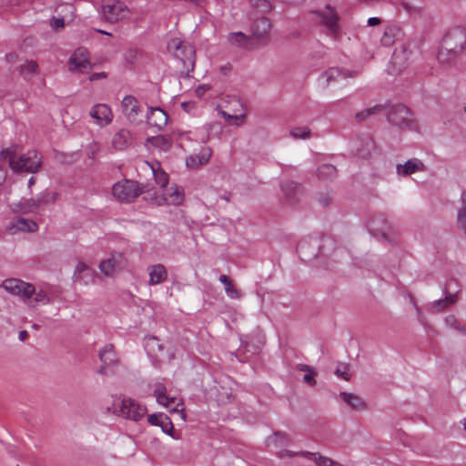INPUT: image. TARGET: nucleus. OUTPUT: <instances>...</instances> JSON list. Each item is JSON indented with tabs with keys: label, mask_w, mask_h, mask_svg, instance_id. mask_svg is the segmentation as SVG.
I'll return each instance as SVG.
<instances>
[{
	"label": "nucleus",
	"mask_w": 466,
	"mask_h": 466,
	"mask_svg": "<svg viewBox=\"0 0 466 466\" xmlns=\"http://www.w3.org/2000/svg\"><path fill=\"white\" fill-rule=\"evenodd\" d=\"M401 35V30L398 25H390L386 27L381 37V43L384 46H390L394 43L396 38Z\"/></svg>",
	"instance_id": "c756f323"
},
{
	"label": "nucleus",
	"mask_w": 466,
	"mask_h": 466,
	"mask_svg": "<svg viewBox=\"0 0 466 466\" xmlns=\"http://www.w3.org/2000/svg\"><path fill=\"white\" fill-rule=\"evenodd\" d=\"M157 401L158 404L166 407L168 409L170 412H178L183 411V408L179 409L178 406H182V403L179 402V400L177 398L174 397H168L167 394L160 395Z\"/></svg>",
	"instance_id": "cd10ccee"
},
{
	"label": "nucleus",
	"mask_w": 466,
	"mask_h": 466,
	"mask_svg": "<svg viewBox=\"0 0 466 466\" xmlns=\"http://www.w3.org/2000/svg\"><path fill=\"white\" fill-rule=\"evenodd\" d=\"M131 134L127 129H120L112 138V146L116 150H123L131 144Z\"/></svg>",
	"instance_id": "4be33fe9"
},
{
	"label": "nucleus",
	"mask_w": 466,
	"mask_h": 466,
	"mask_svg": "<svg viewBox=\"0 0 466 466\" xmlns=\"http://www.w3.org/2000/svg\"><path fill=\"white\" fill-rule=\"evenodd\" d=\"M316 374H317V372L315 371V370H312L311 371H309L304 375L303 381L309 386H315L316 385V380H315Z\"/></svg>",
	"instance_id": "09e8293b"
},
{
	"label": "nucleus",
	"mask_w": 466,
	"mask_h": 466,
	"mask_svg": "<svg viewBox=\"0 0 466 466\" xmlns=\"http://www.w3.org/2000/svg\"><path fill=\"white\" fill-rule=\"evenodd\" d=\"M182 200L183 195L181 194L179 188L176 186L175 187L167 189V192L163 194L161 200L158 201V205H161L163 202L172 205H179Z\"/></svg>",
	"instance_id": "a878e982"
},
{
	"label": "nucleus",
	"mask_w": 466,
	"mask_h": 466,
	"mask_svg": "<svg viewBox=\"0 0 466 466\" xmlns=\"http://www.w3.org/2000/svg\"><path fill=\"white\" fill-rule=\"evenodd\" d=\"M270 30V22L266 17L257 19L252 26V35L260 42H266L268 38Z\"/></svg>",
	"instance_id": "f3484780"
},
{
	"label": "nucleus",
	"mask_w": 466,
	"mask_h": 466,
	"mask_svg": "<svg viewBox=\"0 0 466 466\" xmlns=\"http://www.w3.org/2000/svg\"><path fill=\"white\" fill-rule=\"evenodd\" d=\"M149 340L157 341V339L156 337H152V338L149 339Z\"/></svg>",
	"instance_id": "338daca9"
},
{
	"label": "nucleus",
	"mask_w": 466,
	"mask_h": 466,
	"mask_svg": "<svg viewBox=\"0 0 466 466\" xmlns=\"http://www.w3.org/2000/svg\"><path fill=\"white\" fill-rule=\"evenodd\" d=\"M149 276L148 284L155 286L165 282L167 279V271L164 265L156 264L147 268Z\"/></svg>",
	"instance_id": "6ab92c4d"
},
{
	"label": "nucleus",
	"mask_w": 466,
	"mask_h": 466,
	"mask_svg": "<svg viewBox=\"0 0 466 466\" xmlns=\"http://www.w3.org/2000/svg\"><path fill=\"white\" fill-rule=\"evenodd\" d=\"M212 156L210 147H203L198 154L191 155L186 159V164L188 167L198 168V167L207 164Z\"/></svg>",
	"instance_id": "aec40b11"
},
{
	"label": "nucleus",
	"mask_w": 466,
	"mask_h": 466,
	"mask_svg": "<svg viewBox=\"0 0 466 466\" xmlns=\"http://www.w3.org/2000/svg\"><path fill=\"white\" fill-rule=\"evenodd\" d=\"M298 370H299L300 371L309 372V371H311L314 369L312 367L309 366V365H306V364H299L298 365Z\"/></svg>",
	"instance_id": "4d7b16f0"
},
{
	"label": "nucleus",
	"mask_w": 466,
	"mask_h": 466,
	"mask_svg": "<svg viewBox=\"0 0 466 466\" xmlns=\"http://www.w3.org/2000/svg\"><path fill=\"white\" fill-rule=\"evenodd\" d=\"M106 74L104 72L101 73H94L89 76V81L94 82L98 79L106 78Z\"/></svg>",
	"instance_id": "864d4df0"
},
{
	"label": "nucleus",
	"mask_w": 466,
	"mask_h": 466,
	"mask_svg": "<svg viewBox=\"0 0 466 466\" xmlns=\"http://www.w3.org/2000/svg\"><path fill=\"white\" fill-rule=\"evenodd\" d=\"M146 191H148L147 185L140 187L137 182L127 179L116 183L112 188L114 197L122 202H131Z\"/></svg>",
	"instance_id": "39448f33"
},
{
	"label": "nucleus",
	"mask_w": 466,
	"mask_h": 466,
	"mask_svg": "<svg viewBox=\"0 0 466 466\" xmlns=\"http://www.w3.org/2000/svg\"><path fill=\"white\" fill-rule=\"evenodd\" d=\"M36 208H38L43 204L54 203L56 199V194L45 191L38 194L34 198Z\"/></svg>",
	"instance_id": "e433bc0d"
},
{
	"label": "nucleus",
	"mask_w": 466,
	"mask_h": 466,
	"mask_svg": "<svg viewBox=\"0 0 466 466\" xmlns=\"http://www.w3.org/2000/svg\"><path fill=\"white\" fill-rule=\"evenodd\" d=\"M331 197L329 194L321 195L319 198V202L323 206L327 207L331 203Z\"/></svg>",
	"instance_id": "3c124183"
},
{
	"label": "nucleus",
	"mask_w": 466,
	"mask_h": 466,
	"mask_svg": "<svg viewBox=\"0 0 466 466\" xmlns=\"http://www.w3.org/2000/svg\"><path fill=\"white\" fill-rule=\"evenodd\" d=\"M99 359L105 366H116L118 364V359L114 350L113 344L106 345L99 351Z\"/></svg>",
	"instance_id": "5701e85b"
},
{
	"label": "nucleus",
	"mask_w": 466,
	"mask_h": 466,
	"mask_svg": "<svg viewBox=\"0 0 466 466\" xmlns=\"http://www.w3.org/2000/svg\"><path fill=\"white\" fill-rule=\"evenodd\" d=\"M36 209L34 198L23 199L17 204V210L22 213L35 212Z\"/></svg>",
	"instance_id": "a19ab883"
},
{
	"label": "nucleus",
	"mask_w": 466,
	"mask_h": 466,
	"mask_svg": "<svg viewBox=\"0 0 466 466\" xmlns=\"http://www.w3.org/2000/svg\"><path fill=\"white\" fill-rule=\"evenodd\" d=\"M147 421L151 425L159 426L165 433L172 436L173 424L167 415L163 413L150 414L147 417Z\"/></svg>",
	"instance_id": "412c9836"
},
{
	"label": "nucleus",
	"mask_w": 466,
	"mask_h": 466,
	"mask_svg": "<svg viewBox=\"0 0 466 466\" xmlns=\"http://www.w3.org/2000/svg\"><path fill=\"white\" fill-rule=\"evenodd\" d=\"M96 271L84 262H78L75 268L73 280L80 285H89L95 282Z\"/></svg>",
	"instance_id": "ddd939ff"
},
{
	"label": "nucleus",
	"mask_w": 466,
	"mask_h": 466,
	"mask_svg": "<svg viewBox=\"0 0 466 466\" xmlns=\"http://www.w3.org/2000/svg\"><path fill=\"white\" fill-rule=\"evenodd\" d=\"M383 110V106L376 105L374 106L365 108L355 115V119L358 122H363L371 116L378 115Z\"/></svg>",
	"instance_id": "72a5a7b5"
},
{
	"label": "nucleus",
	"mask_w": 466,
	"mask_h": 466,
	"mask_svg": "<svg viewBox=\"0 0 466 466\" xmlns=\"http://www.w3.org/2000/svg\"><path fill=\"white\" fill-rule=\"evenodd\" d=\"M320 250L319 240L317 238L301 239L297 246V251L305 261H311L318 258Z\"/></svg>",
	"instance_id": "9b49d317"
},
{
	"label": "nucleus",
	"mask_w": 466,
	"mask_h": 466,
	"mask_svg": "<svg viewBox=\"0 0 466 466\" xmlns=\"http://www.w3.org/2000/svg\"><path fill=\"white\" fill-rule=\"evenodd\" d=\"M102 14L109 23H116L126 18L129 10L125 3L119 0H105L102 4Z\"/></svg>",
	"instance_id": "0eeeda50"
},
{
	"label": "nucleus",
	"mask_w": 466,
	"mask_h": 466,
	"mask_svg": "<svg viewBox=\"0 0 466 466\" xmlns=\"http://www.w3.org/2000/svg\"><path fill=\"white\" fill-rule=\"evenodd\" d=\"M155 181L161 187H166L168 184V175L160 167L159 163L150 165Z\"/></svg>",
	"instance_id": "7c9ffc66"
},
{
	"label": "nucleus",
	"mask_w": 466,
	"mask_h": 466,
	"mask_svg": "<svg viewBox=\"0 0 466 466\" xmlns=\"http://www.w3.org/2000/svg\"><path fill=\"white\" fill-rule=\"evenodd\" d=\"M339 397L352 409L363 410L367 409V403L358 395L342 391Z\"/></svg>",
	"instance_id": "b1692460"
},
{
	"label": "nucleus",
	"mask_w": 466,
	"mask_h": 466,
	"mask_svg": "<svg viewBox=\"0 0 466 466\" xmlns=\"http://www.w3.org/2000/svg\"><path fill=\"white\" fill-rule=\"evenodd\" d=\"M34 183H35V178L32 177H30V179L28 180V185H29V186H32Z\"/></svg>",
	"instance_id": "69168bd1"
},
{
	"label": "nucleus",
	"mask_w": 466,
	"mask_h": 466,
	"mask_svg": "<svg viewBox=\"0 0 466 466\" xmlns=\"http://www.w3.org/2000/svg\"><path fill=\"white\" fill-rule=\"evenodd\" d=\"M399 58H400V56L398 55H394L393 58H392V63L396 64Z\"/></svg>",
	"instance_id": "0e129e2a"
},
{
	"label": "nucleus",
	"mask_w": 466,
	"mask_h": 466,
	"mask_svg": "<svg viewBox=\"0 0 466 466\" xmlns=\"http://www.w3.org/2000/svg\"><path fill=\"white\" fill-rule=\"evenodd\" d=\"M12 228L24 232H35L38 229V226L34 220L21 217L13 221Z\"/></svg>",
	"instance_id": "bb28decb"
},
{
	"label": "nucleus",
	"mask_w": 466,
	"mask_h": 466,
	"mask_svg": "<svg viewBox=\"0 0 466 466\" xmlns=\"http://www.w3.org/2000/svg\"><path fill=\"white\" fill-rule=\"evenodd\" d=\"M38 65L35 61H26L20 66L21 74L24 77L28 78L37 73Z\"/></svg>",
	"instance_id": "58836bf2"
},
{
	"label": "nucleus",
	"mask_w": 466,
	"mask_h": 466,
	"mask_svg": "<svg viewBox=\"0 0 466 466\" xmlns=\"http://www.w3.org/2000/svg\"><path fill=\"white\" fill-rule=\"evenodd\" d=\"M167 115L160 107H149V112L147 116V124L161 130L167 123Z\"/></svg>",
	"instance_id": "a211bd4d"
},
{
	"label": "nucleus",
	"mask_w": 466,
	"mask_h": 466,
	"mask_svg": "<svg viewBox=\"0 0 466 466\" xmlns=\"http://www.w3.org/2000/svg\"><path fill=\"white\" fill-rule=\"evenodd\" d=\"M219 281L224 285L228 297L233 299H238L242 297V292L233 285L232 280L228 276L221 275Z\"/></svg>",
	"instance_id": "c85d7f7f"
},
{
	"label": "nucleus",
	"mask_w": 466,
	"mask_h": 466,
	"mask_svg": "<svg viewBox=\"0 0 466 466\" xmlns=\"http://www.w3.org/2000/svg\"><path fill=\"white\" fill-rule=\"evenodd\" d=\"M400 5L403 7V9H405L410 15H417L420 14L421 11V9L419 6L411 5L407 1H402Z\"/></svg>",
	"instance_id": "49530a36"
},
{
	"label": "nucleus",
	"mask_w": 466,
	"mask_h": 466,
	"mask_svg": "<svg viewBox=\"0 0 466 466\" xmlns=\"http://www.w3.org/2000/svg\"><path fill=\"white\" fill-rule=\"evenodd\" d=\"M226 400H230V394H228V393H227V395H226V397H225V398L218 399V400H219V401H222V402H224Z\"/></svg>",
	"instance_id": "e2e57ef3"
},
{
	"label": "nucleus",
	"mask_w": 466,
	"mask_h": 466,
	"mask_svg": "<svg viewBox=\"0 0 466 466\" xmlns=\"http://www.w3.org/2000/svg\"><path fill=\"white\" fill-rule=\"evenodd\" d=\"M380 23H381V20L378 17H370L367 21V24L369 26L379 25Z\"/></svg>",
	"instance_id": "6e6d98bb"
},
{
	"label": "nucleus",
	"mask_w": 466,
	"mask_h": 466,
	"mask_svg": "<svg viewBox=\"0 0 466 466\" xmlns=\"http://www.w3.org/2000/svg\"><path fill=\"white\" fill-rule=\"evenodd\" d=\"M127 265V260L120 252H113L110 257L99 264L100 271L106 277H115Z\"/></svg>",
	"instance_id": "1a4fd4ad"
},
{
	"label": "nucleus",
	"mask_w": 466,
	"mask_h": 466,
	"mask_svg": "<svg viewBox=\"0 0 466 466\" xmlns=\"http://www.w3.org/2000/svg\"><path fill=\"white\" fill-rule=\"evenodd\" d=\"M147 143L151 144L153 147L159 148L160 150L167 151L171 147V140L168 137L158 135L155 137H148L147 139Z\"/></svg>",
	"instance_id": "2f4dec72"
},
{
	"label": "nucleus",
	"mask_w": 466,
	"mask_h": 466,
	"mask_svg": "<svg viewBox=\"0 0 466 466\" xmlns=\"http://www.w3.org/2000/svg\"><path fill=\"white\" fill-rule=\"evenodd\" d=\"M323 76L326 77V83L329 85L330 82L339 80V79H346L348 77H353L356 76L355 72H351L349 70H342L339 67H331L328 69Z\"/></svg>",
	"instance_id": "393cba45"
},
{
	"label": "nucleus",
	"mask_w": 466,
	"mask_h": 466,
	"mask_svg": "<svg viewBox=\"0 0 466 466\" xmlns=\"http://www.w3.org/2000/svg\"><path fill=\"white\" fill-rule=\"evenodd\" d=\"M461 200L462 207L458 211L457 223L459 228L466 233V190L462 191Z\"/></svg>",
	"instance_id": "c9c22d12"
},
{
	"label": "nucleus",
	"mask_w": 466,
	"mask_h": 466,
	"mask_svg": "<svg viewBox=\"0 0 466 466\" xmlns=\"http://www.w3.org/2000/svg\"><path fill=\"white\" fill-rule=\"evenodd\" d=\"M0 157L3 160H7L11 169L15 172L35 173L42 164L41 156L35 150L17 157V146L2 149Z\"/></svg>",
	"instance_id": "20e7f679"
},
{
	"label": "nucleus",
	"mask_w": 466,
	"mask_h": 466,
	"mask_svg": "<svg viewBox=\"0 0 466 466\" xmlns=\"http://www.w3.org/2000/svg\"><path fill=\"white\" fill-rule=\"evenodd\" d=\"M1 287L11 295L18 297L29 308L46 305L51 301L50 297L45 290H36L33 284L19 279H5Z\"/></svg>",
	"instance_id": "7ed1b4c3"
},
{
	"label": "nucleus",
	"mask_w": 466,
	"mask_h": 466,
	"mask_svg": "<svg viewBox=\"0 0 466 466\" xmlns=\"http://www.w3.org/2000/svg\"><path fill=\"white\" fill-rule=\"evenodd\" d=\"M18 337L20 340L24 341L28 337V333L26 330H21Z\"/></svg>",
	"instance_id": "bf43d9fd"
},
{
	"label": "nucleus",
	"mask_w": 466,
	"mask_h": 466,
	"mask_svg": "<svg viewBox=\"0 0 466 466\" xmlns=\"http://www.w3.org/2000/svg\"><path fill=\"white\" fill-rule=\"evenodd\" d=\"M456 299V294H449L445 297V299L435 301L434 306L441 310L454 304Z\"/></svg>",
	"instance_id": "79ce46f5"
},
{
	"label": "nucleus",
	"mask_w": 466,
	"mask_h": 466,
	"mask_svg": "<svg viewBox=\"0 0 466 466\" xmlns=\"http://www.w3.org/2000/svg\"><path fill=\"white\" fill-rule=\"evenodd\" d=\"M96 149V145H91L89 147V154H90L91 157H94Z\"/></svg>",
	"instance_id": "052dcab7"
},
{
	"label": "nucleus",
	"mask_w": 466,
	"mask_h": 466,
	"mask_svg": "<svg viewBox=\"0 0 466 466\" xmlns=\"http://www.w3.org/2000/svg\"><path fill=\"white\" fill-rule=\"evenodd\" d=\"M222 116L225 117L228 124L235 125L237 127L241 126L244 123L245 114L240 115H230L223 111Z\"/></svg>",
	"instance_id": "37998d69"
},
{
	"label": "nucleus",
	"mask_w": 466,
	"mask_h": 466,
	"mask_svg": "<svg viewBox=\"0 0 466 466\" xmlns=\"http://www.w3.org/2000/svg\"><path fill=\"white\" fill-rule=\"evenodd\" d=\"M90 116L99 126H106L111 123L113 114L109 106L105 104H97L91 108Z\"/></svg>",
	"instance_id": "4468645a"
},
{
	"label": "nucleus",
	"mask_w": 466,
	"mask_h": 466,
	"mask_svg": "<svg viewBox=\"0 0 466 466\" xmlns=\"http://www.w3.org/2000/svg\"><path fill=\"white\" fill-rule=\"evenodd\" d=\"M463 426H464V429L466 430V419L464 420Z\"/></svg>",
	"instance_id": "774afa93"
},
{
	"label": "nucleus",
	"mask_w": 466,
	"mask_h": 466,
	"mask_svg": "<svg viewBox=\"0 0 466 466\" xmlns=\"http://www.w3.org/2000/svg\"><path fill=\"white\" fill-rule=\"evenodd\" d=\"M1 287L11 295L18 297L29 308L46 305L51 301L50 297L45 290H36L33 284L19 279H5Z\"/></svg>",
	"instance_id": "f03ea898"
},
{
	"label": "nucleus",
	"mask_w": 466,
	"mask_h": 466,
	"mask_svg": "<svg viewBox=\"0 0 466 466\" xmlns=\"http://www.w3.org/2000/svg\"><path fill=\"white\" fill-rule=\"evenodd\" d=\"M68 68L71 72L78 73H85L92 69L89 53L86 47H78L74 51L68 61Z\"/></svg>",
	"instance_id": "9d476101"
},
{
	"label": "nucleus",
	"mask_w": 466,
	"mask_h": 466,
	"mask_svg": "<svg viewBox=\"0 0 466 466\" xmlns=\"http://www.w3.org/2000/svg\"><path fill=\"white\" fill-rule=\"evenodd\" d=\"M320 24L327 29V34L336 37L339 33V17L334 7L327 5L322 10L313 11Z\"/></svg>",
	"instance_id": "423d86ee"
},
{
	"label": "nucleus",
	"mask_w": 466,
	"mask_h": 466,
	"mask_svg": "<svg viewBox=\"0 0 466 466\" xmlns=\"http://www.w3.org/2000/svg\"><path fill=\"white\" fill-rule=\"evenodd\" d=\"M337 176V169L331 164H323L318 168V177L322 180H331Z\"/></svg>",
	"instance_id": "473e14b6"
},
{
	"label": "nucleus",
	"mask_w": 466,
	"mask_h": 466,
	"mask_svg": "<svg viewBox=\"0 0 466 466\" xmlns=\"http://www.w3.org/2000/svg\"><path fill=\"white\" fill-rule=\"evenodd\" d=\"M282 189L283 191L285 192V194L289 198H293V195H292V192H298L300 190V186L298 185L297 183L293 182V181H288V182H285L283 185H282Z\"/></svg>",
	"instance_id": "a18cd8bd"
},
{
	"label": "nucleus",
	"mask_w": 466,
	"mask_h": 466,
	"mask_svg": "<svg viewBox=\"0 0 466 466\" xmlns=\"http://www.w3.org/2000/svg\"><path fill=\"white\" fill-rule=\"evenodd\" d=\"M466 52V30L461 26L449 29L442 36L436 54L441 66H449Z\"/></svg>",
	"instance_id": "f257e3e1"
},
{
	"label": "nucleus",
	"mask_w": 466,
	"mask_h": 466,
	"mask_svg": "<svg viewBox=\"0 0 466 466\" xmlns=\"http://www.w3.org/2000/svg\"><path fill=\"white\" fill-rule=\"evenodd\" d=\"M124 115L129 122H136L140 112L138 101L133 96H126L121 103Z\"/></svg>",
	"instance_id": "2eb2a0df"
},
{
	"label": "nucleus",
	"mask_w": 466,
	"mask_h": 466,
	"mask_svg": "<svg viewBox=\"0 0 466 466\" xmlns=\"http://www.w3.org/2000/svg\"><path fill=\"white\" fill-rule=\"evenodd\" d=\"M290 442L288 435L285 432H275L273 435L269 436L267 439V443L268 446H286Z\"/></svg>",
	"instance_id": "f704fd0d"
},
{
	"label": "nucleus",
	"mask_w": 466,
	"mask_h": 466,
	"mask_svg": "<svg viewBox=\"0 0 466 466\" xmlns=\"http://www.w3.org/2000/svg\"><path fill=\"white\" fill-rule=\"evenodd\" d=\"M229 41L231 44L241 47H248L249 43L248 37L241 32L231 33Z\"/></svg>",
	"instance_id": "4c0bfd02"
},
{
	"label": "nucleus",
	"mask_w": 466,
	"mask_h": 466,
	"mask_svg": "<svg viewBox=\"0 0 466 466\" xmlns=\"http://www.w3.org/2000/svg\"><path fill=\"white\" fill-rule=\"evenodd\" d=\"M349 370H350L349 364L340 363L338 365L337 369L335 370V374L338 377L349 381L350 380V375L349 373Z\"/></svg>",
	"instance_id": "c03bdc74"
},
{
	"label": "nucleus",
	"mask_w": 466,
	"mask_h": 466,
	"mask_svg": "<svg viewBox=\"0 0 466 466\" xmlns=\"http://www.w3.org/2000/svg\"><path fill=\"white\" fill-rule=\"evenodd\" d=\"M6 177V172L0 167V185L5 181Z\"/></svg>",
	"instance_id": "13d9d810"
},
{
	"label": "nucleus",
	"mask_w": 466,
	"mask_h": 466,
	"mask_svg": "<svg viewBox=\"0 0 466 466\" xmlns=\"http://www.w3.org/2000/svg\"><path fill=\"white\" fill-rule=\"evenodd\" d=\"M388 120L392 125L404 128L411 123V113L404 105H397L390 108L388 114Z\"/></svg>",
	"instance_id": "f8f14e48"
},
{
	"label": "nucleus",
	"mask_w": 466,
	"mask_h": 466,
	"mask_svg": "<svg viewBox=\"0 0 466 466\" xmlns=\"http://www.w3.org/2000/svg\"><path fill=\"white\" fill-rule=\"evenodd\" d=\"M170 45L175 47L177 50L182 48V47H187L188 48V51L190 54L194 55L195 54V50L193 49V47L191 46H186L184 45V43L182 41H180L179 39H173L170 43Z\"/></svg>",
	"instance_id": "8fccbe9b"
},
{
	"label": "nucleus",
	"mask_w": 466,
	"mask_h": 466,
	"mask_svg": "<svg viewBox=\"0 0 466 466\" xmlns=\"http://www.w3.org/2000/svg\"><path fill=\"white\" fill-rule=\"evenodd\" d=\"M425 165L418 158H411L404 164H398L396 166V173L400 177H407L418 171H424Z\"/></svg>",
	"instance_id": "dca6fc26"
},
{
	"label": "nucleus",
	"mask_w": 466,
	"mask_h": 466,
	"mask_svg": "<svg viewBox=\"0 0 466 466\" xmlns=\"http://www.w3.org/2000/svg\"><path fill=\"white\" fill-rule=\"evenodd\" d=\"M52 25L56 29L63 28L65 25V21L63 18H54Z\"/></svg>",
	"instance_id": "5fc2aeb1"
},
{
	"label": "nucleus",
	"mask_w": 466,
	"mask_h": 466,
	"mask_svg": "<svg viewBox=\"0 0 466 466\" xmlns=\"http://www.w3.org/2000/svg\"><path fill=\"white\" fill-rule=\"evenodd\" d=\"M153 392L157 399L160 395H165L167 392V388L162 382H156L153 386Z\"/></svg>",
	"instance_id": "de8ad7c7"
},
{
	"label": "nucleus",
	"mask_w": 466,
	"mask_h": 466,
	"mask_svg": "<svg viewBox=\"0 0 466 466\" xmlns=\"http://www.w3.org/2000/svg\"><path fill=\"white\" fill-rule=\"evenodd\" d=\"M289 134L295 139H307L311 132L308 127H296L290 129Z\"/></svg>",
	"instance_id": "ea45409f"
},
{
	"label": "nucleus",
	"mask_w": 466,
	"mask_h": 466,
	"mask_svg": "<svg viewBox=\"0 0 466 466\" xmlns=\"http://www.w3.org/2000/svg\"><path fill=\"white\" fill-rule=\"evenodd\" d=\"M107 366H105L103 363H102V366L100 367L99 370H98V373L102 374V375H105L106 373V369Z\"/></svg>",
	"instance_id": "680f3d73"
},
{
	"label": "nucleus",
	"mask_w": 466,
	"mask_h": 466,
	"mask_svg": "<svg viewBox=\"0 0 466 466\" xmlns=\"http://www.w3.org/2000/svg\"><path fill=\"white\" fill-rule=\"evenodd\" d=\"M451 325L458 331H460L463 335H466V326H461V324L458 323V321L456 319H453V322L451 323Z\"/></svg>",
	"instance_id": "603ef678"
},
{
	"label": "nucleus",
	"mask_w": 466,
	"mask_h": 466,
	"mask_svg": "<svg viewBox=\"0 0 466 466\" xmlns=\"http://www.w3.org/2000/svg\"><path fill=\"white\" fill-rule=\"evenodd\" d=\"M114 412L125 419L137 421L146 415L147 408L135 400L124 398L118 410Z\"/></svg>",
	"instance_id": "6e6552de"
}]
</instances>
